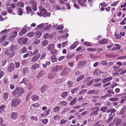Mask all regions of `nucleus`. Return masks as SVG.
Listing matches in <instances>:
<instances>
[{
    "mask_svg": "<svg viewBox=\"0 0 126 126\" xmlns=\"http://www.w3.org/2000/svg\"><path fill=\"white\" fill-rule=\"evenodd\" d=\"M24 92V89L21 87H17L12 93V94L16 97L21 96Z\"/></svg>",
    "mask_w": 126,
    "mask_h": 126,
    "instance_id": "obj_1",
    "label": "nucleus"
},
{
    "mask_svg": "<svg viewBox=\"0 0 126 126\" xmlns=\"http://www.w3.org/2000/svg\"><path fill=\"white\" fill-rule=\"evenodd\" d=\"M21 100L18 98H14L11 100V105L12 106L16 107L19 105L21 102Z\"/></svg>",
    "mask_w": 126,
    "mask_h": 126,
    "instance_id": "obj_2",
    "label": "nucleus"
},
{
    "mask_svg": "<svg viewBox=\"0 0 126 126\" xmlns=\"http://www.w3.org/2000/svg\"><path fill=\"white\" fill-rule=\"evenodd\" d=\"M14 50L6 49L5 51V54L6 55L9 56L10 57H12L15 54Z\"/></svg>",
    "mask_w": 126,
    "mask_h": 126,
    "instance_id": "obj_3",
    "label": "nucleus"
},
{
    "mask_svg": "<svg viewBox=\"0 0 126 126\" xmlns=\"http://www.w3.org/2000/svg\"><path fill=\"white\" fill-rule=\"evenodd\" d=\"M28 40V39L27 38L21 37L18 39V42L20 45H22V44H25L27 43Z\"/></svg>",
    "mask_w": 126,
    "mask_h": 126,
    "instance_id": "obj_4",
    "label": "nucleus"
},
{
    "mask_svg": "<svg viewBox=\"0 0 126 126\" xmlns=\"http://www.w3.org/2000/svg\"><path fill=\"white\" fill-rule=\"evenodd\" d=\"M29 2L33 10L35 11H36L37 4L36 2L34 0H30Z\"/></svg>",
    "mask_w": 126,
    "mask_h": 126,
    "instance_id": "obj_5",
    "label": "nucleus"
},
{
    "mask_svg": "<svg viewBox=\"0 0 126 126\" xmlns=\"http://www.w3.org/2000/svg\"><path fill=\"white\" fill-rule=\"evenodd\" d=\"M63 69L62 66L57 65L56 66H54L53 67L52 69V71L54 72L57 71V72H59L60 71L62 70Z\"/></svg>",
    "mask_w": 126,
    "mask_h": 126,
    "instance_id": "obj_6",
    "label": "nucleus"
},
{
    "mask_svg": "<svg viewBox=\"0 0 126 126\" xmlns=\"http://www.w3.org/2000/svg\"><path fill=\"white\" fill-rule=\"evenodd\" d=\"M42 16L44 17H49L50 15V14L47 12V11L45 9L42 8Z\"/></svg>",
    "mask_w": 126,
    "mask_h": 126,
    "instance_id": "obj_7",
    "label": "nucleus"
},
{
    "mask_svg": "<svg viewBox=\"0 0 126 126\" xmlns=\"http://www.w3.org/2000/svg\"><path fill=\"white\" fill-rule=\"evenodd\" d=\"M8 71L10 72H12L15 68L14 64L12 63L9 64L8 66Z\"/></svg>",
    "mask_w": 126,
    "mask_h": 126,
    "instance_id": "obj_8",
    "label": "nucleus"
},
{
    "mask_svg": "<svg viewBox=\"0 0 126 126\" xmlns=\"http://www.w3.org/2000/svg\"><path fill=\"white\" fill-rule=\"evenodd\" d=\"M68 68L66 67L64 68L63 71L60 74L61 76H63L67 75L68 73Z\"/></svg>",
    "mask_w": 126,
    "mask_h": 126,
    "instance_id": "obj_9",
    "label": "nucleus"
},
{
    "mask_svg": "<svg viewBox=\"0 0 126 126\" xmlns=\"http://www.w3.org/2000/svg\"><path fill=\"white\" fill-rule=\"evenodd\" d=\"M55 48L54 45L53 44H49L47 47V50L51 52Z\"/></svg>",
    "mask_w": 126,
    "mask_h": 126,
    "instance_id": "obj_10",
    "label": "nucleus"
},
{
    "mask_svg": "<svg viewBox=\"0 0 126 126\" xmlns=\"http://www.w3.org/2000/svg\"><path fill=\"white\" fill-rule=\"evenodd\" d=\"M120 48V47L119 45L117 44H115L113 46V47L111 49H108L110 50L115 51L117 50Z\"/></svg>",
    "mask_w": 126,
    "mask_h": 126,
    "instance_id": "obj_11",
    "label": "nucleus"
},
{
    "mask_svg": "<svg viewBox=\"0 0 126 126\" xmlns=\"http://www.w3.org/2000/svg\"><path fill=\"white\" fill-rule=\"evenodd\" d=\"M26 26L27 25H25L24 28L22 29L19 33V35L20 36H22L27 32L28 28L27 27H26Z\"/></svg>",
    "mask_w": 126,
    "mask_h": 126,
    "instance_id": "obj_12",
    "label": "nucleus"
},
{
    "mask_svg": "<svg viewBox=\"0 0 126 126\" xmlns=\"http://www.w3.org/2000/svg\"><path fill=\"white\" fill-rule=\"evenodd\" d=\"M40 57V55L38 53L36 55H35L32 57L31 61L33 62H34L37 60Z\"/></svg>",
    "mask_w": 126,
    "mask_h": 126,
    "instance_id": "obj_13",
    "label": "nucleus"
},
{
    "mask_svg": "<svg viewBox=\"0 0 126 126\" xmlns=\"http://www.w3.org/2000/svg\"><path fill=\"white\" fill-rule=\"evenodd\" d=\"M11 118L13 120H16L18 118L17 113L16 112H13L11 115Z\"/></svg>",
    "mask_w": 126,
    "mask_h": 126,
    "instance_id": "obj_14",
    "label": "nucleus"
},
{
    "mask_svg": "<svg viewBox=\"0 0 126 126\" xmlns=\"http://www.w3.org/2000/svg\"><path fill=\"white\" fill-rule=\"evenodd\" d=\"M122 119L120 118H116L114 119V122H115V125L116 126H118L121 123Z\"/></svg>",
    "mask_w": 126,
    "mask_h": 126,
    "instance_id": "obj_15",
    "label": "nucleus"
},
{
    "mask_svg": "<svg viewBox=\"0 0 126 126\" xmlns=\"http://www.w3.org/2000/svg\"><path fill=\"white\" fill-rule=\"evenodd\" d=\"M46 24H47L41 23L36 27L35 29L36 30H39L40 29H42L43 28H44V27L46 26V25H47Z\"/></svg>",
    "mask_w": 126,
    "mask_h": 126,
    "instance_id": "obj_16",
    "label": "nucleus"
},
{
    "mask_svg": "<svg viewBox=\"0 0 126 126\" xmlns=\"http://www.w3.org/2000/svg\"><path fill=\"white\" fill-rule=\"evenodd\" d=\"M28 79L26 78H24L23 80L20 82V84H22L23 85L26 86L28 81Z\"/></svg>",
    "mask_w": 126,
    "mask_h": 126,
    "instance_id": "obj_17",
    "label": "nucleus"
},
{
    "mask_svg": "<svg viewBox=\"0 0 126 126\" xmlns=\"http://www.w3.org/2000/svg\"><path fill=\"white\" fill-rule=\"evenodd\" d=\"M45 73V71L42 70L37 74L36 76V77L38 78H39L41 77L44 75Z\"/></svg>",
    "mask_w": 126,
    "mask_h": 126,
    "instance_id": "obj_18",
    "label": "nucleus"
},
{
    "mask_svg": "<svg viewBox=\"0 0 126 126\" xmlns=\"http://www.w3.org/2000/svg\"><path fill=\"white\" fill-rule=\"evenodd\" d=\"M48 89V87L47 85H44L41 88V92L43 93L46 92Z\"/></svg>",
    "mask_w": 126,
    "mask_h": 126,
    "instance_id": "obj_19",
    "label": "nucleus"
},
{
    "mask_svg": "<svg viewBox=\"0 0 126 126\" xmlns=\"http://www.w3.org/2000/svg\"><path fill=\"white\" fill-rule=\"evenodd\" d=\"M86 1V0H78V3L82 6H84L85 5V3Z\"/></svg>",
    "mask_w": 126,
    "mask_h": 126,
    "instance_id": "obj_20",
    "label": "nucleus"
},
{
    "mask_svg": "<svg viewBox=\"0 0 126 126\" xmlns=\"http://www.w3.org/2000/svg\"><path fill=\"white\" fill-rule=\"evenodd\" d=\"M54 72L53 71L50 73L48 75V78L50 79H51L54 78L55 75Z\"/></svg>",
    "mask_w": 126,
    "mask_h": 126,
    "instance_id": "obj_21",
    "label": "nucleus"
},
{
    "mask_svg": "<svg viewBox=\"0 0 126 126\" xmlns=\"http://www.w3.org/2000/svg\"><path fill=\"white\" fill-rule=\"evenodd\" d=\"M40 67V65L37 63H36L33 65L31 67V69L32 70H35L38 68Z\"/></svg>",
    "mask_w": 126,
    "mask_h": 126,
    "instance_id": "obj_22",
    "label": "nucleus"
},
{
    "mask_svg": "<svg viewBox=\"0 0 126 126\" xmlns=\"http://www.w3.org/2000/svg\"><path fill=\"white\" fill-rule=\"evenodd\" d=\"M98 91L93 90H90L88 92V94H98Z\"/></svg>",
    "mask_w": 126,
    "mask_h": 126,
    "instance_id": "obj_23",
    "label": "nucleus"
},
{
    "mask_svg": "<svg viewBox=\"0 0 126 126\" xmlns=\"http://www.w3.org/2000/svg\"><path fill=\"white\" fill-rule=\"evenodd\" d=\"M73 85V82L71 81H68L67 82L66 85V86L70 88Z\"/></svg>",
    "mask_w": 126,
    "mask_h": 126,
    "instance_id": "obj_24",
    "label": "nucleus"
},
{
    "mask_svg": "<svg viewBox=\"0 0 126 126\" xmlns=\"http://www.w3.org/2000/svg\"><path fill=\"white\" fill-rule=\"evenodd\" d=\"M16 5L17 6L20 7H22L24 6V3L21 1L18 2L16 3Z\"/></svg>",
    "mask_w": 126,
    "mask_h": 126,
    "instance_id": "obj_25",
    "label": "nucleus"
},
{
    "mask_svg": "<svg viewBox=\"0 0 126 126\" xmlns=\"http://www.w3.org/2000/svg\"><path fill=\"white\" fill-rule=\"evenodd\" d=\"M32 98L33 101H36L39 99V97L37 95H33L32 97Z\"/></svg>",
    "mask_w": 126,
    "mask_h": 126,
    "instance_id": "obj_26",
    "label": "nucleus"
},
{
    "mask_svg": "<svg viewBox=\"0 0 126 126\" xmlns=\"http://www.w3.org/2000/svg\"><path fill=\"white\" fill-rule=\"evenodd\" d=\"M42 35V32L40 31H37L35 33V35L37 38H39Z\"/></svg>",
    "mask_w": 126,
    "mask_h": 126,
    "instance_id": "obj_27",
    "label": "nucleus"
},
{
    "mask_svg": "<svg viewBox=\"0 0 126 126\" xmlns=\"http://www.w3.org/2000/svg\"><path fill=\"white\" fill-rule=\"evenodd\" d=\"M116 111V110L115 109H108L106 111V112L107 113H108L110 112L112 113H114Z\"/></svg>",
    "mask_w": 126,
    "mask_h": 126,
    "instance_id": "obj_28",
    "label": "nucleus"
},
{
    "mask_svg": "<svg viewBox=\"0 0 126 126\" xmlns=\"http://www.w3.org/2000/svg\"><path fill=\"white\" fill-rule=\"evenodd\" d=\"M29 69L27 67H25L23 69V73L24 75H26L29 72Z\"/></svg>",
    "mask_w": 126,
    "mask_h": 126,
    "instance_id": "obj_29",
    "label": "nucleus"
},
{
    "mask_svg": "<svg viewBox=\"0 0 126 126\" xmlns=\"http://www.w3.org/2000/svg\"><path fill=\"white\" fill-rule=\"evenodd\" d=\"M51 7L54 9L56 10H60L61 8L59 5H52Z\"/></svg>",
    "mask_w": 126,
    "mask_h": 126,
    "instance_id": "obj_30",
    "label": "nucleus"
},
{
    "mask_svg": "<svg viewBox=\"0 0 126 126\" xmlns=\"http://www.w3.org/2000/svg\"><path fill=\"white\" fill-rule=\"evenodd\" d=\"M107 42V40L106 39H104L99 41V43L102 45L106 43Z\"/></svg>",
    "mask_w": 126,
    "mask_h": 126,
    "instance_id": "obj_31",
    "label": "nucleus"
},
{
    "mask_svg": "<svg viewBox=\"0 0 126 126\" xmlns=\"http://www.w3.org/2000/svg\"><path fill=\"white\" fill-rule=\"evenodd\" d=\"M60 107L59 106H56L54 107L53 109V111L55 112H57L59 110Z\"/></svg>",
    "mask_w": 126,
    "mask_h": 126,
    "instance_id": "obj_32",
    "label": "nucleus"
},
{
    "mask_svg": "<svg viewBox=\"0 0 126 126\" xmlns=\"http://www.w3.org/2000/svg\"><path fill=\"white\" fill-rule=\"evenodd\" d=\"M50 63L49 61H46L45 63L43 64V66L44 68L47 67V66L50 65Z\"/></svg>",
    "mask_w": 126,
    "mask_h": 126,
    "instance_id": "obj_33",
    "label": "nucleus"
},
{
    "mask_svg": "<svg viewBox=\"0 0 126 126\" xmlns=\"http://www.w3.org/2000/svg\"><path fill=\"white\" fill-rule=\"evenodd\" d=\"M50 59L53 62H54L57 60V59L55 55H53L50 57Z\"/></svg>",
    "mask_w": 126,
    "mask_h": 126,
    "instance_id": "obj_34",
    "label": "nucleus"
},
{
    "mask_svg": "<svg viewBox=\"0 0 126 126\" xmlns=\"http://www.w3.org/2000/svg\"><path fill=\"white\" fill-rule=\"evenodd\" d=\"M67 102L66 101H63L60 102L59 103V105L62 107L65 106L67 105Z\"/></svg>",
    "mask_w": 126,
    "mask_h": 126,
    "instance_id": "obj_35",
    "label": "nucleus"
},
{
    "mask_svg": "<svg viewBox=\"0 0 126 126\" xmlns=\"http://www.w3.org/2000/svg\"><path fill=\"white\" fill-rule=\"evenodd\" d=\"M20 51L21 53H24L26 52L27 51V49L26 47H23L21 48Z\"/></svg>",
    "mask_w": 126,
    "mask_h": 126,
    "instance_id": "obj_36",
    "label": "nucleus"
},
{
    "mask_svg": "<svg viewBox=\"0 0 126 126\" xmlns=\"http://www.w3.org/2000/svg\"><path fill=\"white\" fill-rule=\"evenodd\" d=\"M87 91V90L86 89H83L80 91L79 94L80 95H84Z\"/></svg>",
    "mask_w": 126,
    "mask_h": 126,
    "instance_id": "obj_37",
    "label": "nucleus"
},
{
    "mask_svg": "<svg viewBox=\"0 0 126 126\" xmlns=\"http://www.w3.org/2000/svg\"><path fill=\"white\" fill-rule=\"evenodd\" d=\"M46 55V53L45 52H42V54L41 55V56L40 57V59L41 60L43 59L45 57Z\"/></svg>",
    "mask_w": 126,
    "mask_h": 126,
    "instance_id": "obj_38",
    "label": "nucleus"
},
{
    "mask_svg": "<svg viewBox=\"0 0 126 126\" xmlns=\"http://www.w3.org/2000/svg\"><path fill=\"white\" fill-rule=\"evenodd\" d=\"M77 100V98H74L71 101L70 103V105L72 106L74 105V104L75 103Z\"/></svg>",
    "mask_w": 126,
    "mask_h": 126,
    "instance_id": "obj_39",
    "label": "nucleus"
},
{
    "mask_svg": "<svg viewBox=\"0 0 126 126\" xmlns=\"http://www.w3.org/2000/svg\"><path fill=\"white\" fill-rule=\"evenodd\" d=\"M84 78V76L83 75H80L79 77H78L77 79H76V80L77 82H79L80 80H81Z\"/></svg>",
    "mask_w": 126,
    "mask_h": 126,
    "instance_id": "obj_40",
    "label": "nucleus"
},
{
    "mask_svg": "<svg viewBox=\"0 0 126 126\" xmlns=\"http://www.w3.org/2000/svg\"><path fill=\"white\" fill-rule=\"evenodd\" d=\"M26 12L28 14H29L32 11V10L31 8L29 6H27L26 8Z\"/></svg>",
    "mask_w": 126,
    "mask_h": 126,
    "instance_id": "obj_41",
    "label": "nucleus"
},
{
    "mask_svg": "<svg viewBox=\"0 0 126 126\" xmlns=\"http://www.w3.org/2000/svg\"><path fill=\"white\" fill-rule=\"evenodd\" d=\"M41 44L43 46H45L48 44V41L47 40H44L42 42Z\"/></svg>",
    "mask_w": 126,
    "mask_h": 126,
    "instance_id": "obj_42",
    "label": "nucleus"
},
{
    "mask_svg": "<svg viewBox=\"0 0 126 126\" xmlns=\"http://www.w3.org/2000/svg\"><path fill=\"white\" fill-rule=\"evenodd\" d=\"M68 93L67 92H64L61 94V96L62 98H65L67 94Z\"/></svg>",
    "mask_w": 126,
    "mask_h": 126,
    "instance_id": "obj_43",
    "label": "nucleus"
},
{
    "mask_svg": "<svg viewBox=\"0 0 126 126\" xmlns=\"http://www.w3.org/2000/svg\"><path fill=\"white\" fill-rule=\"evenodd\" d=\"M15 38L14 36L12 35L9 37L8 40L10 42H12L14 40Z\"/></svg>",
    "mask_w": 126,
    "mask_h": 126,
    "instance_id": "obj_44",
    "label": "nucleus"
},
{
    "mask_svg": "<svg viewBox=\"0 0 126 126\" xmlns=\"http://www.w3.org/2000/svg\"><path fill=\"white\" fill-rule=\"evenodd\" d=\"M3 94V99L4 100H6L8 97V94L7 92H5Z\"/></svg>",
    "mask_w": 126,
    "mask_h": 126,
    "instance_id": "obj_45",
    "label": "nucleus"
},
{
    "mask_svg": "<svg viewBox=\"0 0 126 126\" xmlns=\"http://www.w3.org/2000/svg\"><path fill=\"white\" fill-rule=\"evenodd\" d=\"M32 95V93L30 92H29L27 96L26 100V101H28L29 100L30 96Z\"/></svg>",
    "mask_w": 126,
    "mask_h": 126,
    "instance_id": "obj_46",
    "label": "nucleus"
},
{
    "mask_svg": "<svg viewBox=\"0 0 126 126\" xmlns=\"http://www.w3.org/2000/svg\"><path fill=\"white\" fill-rule=\"evenodd\" d=\"M78 90V88L76 87L75 88L71 91V92L73 94H75L76 92Z\"/></svg>",
    "mask_w": 126,
    "mask_h": 126,
    "instance_id": "obj_47",
    "label": "nucleus"
},
{
    "mask_svg": "<svg viewBox=\"0 0 126 126\" xmlns=\"http://www.w3.org/2000/svg\"><path fill=\"white\" fill-rule=\"evenodd\" d=\"M108 109V107H103L101 108L100 109V110L104 112H105L106 110H107Z\"/></svg>",
    "mask_w": 126,
    "mask_h": 126,
    "instance_id": "obj_48",
    "label": "nucleus"
},
{
    "mask_svg": "<svg viewBox=\"0 0 126 126\" xmlns=\"http://www.w3.org/2000/svg\"><path fill=\"white\" fill-rule=\"evenodd\" d=\"M67 122V121L66 120L63 119L61 121L60 124L61 125H64Z\"/></svg>",
    "mask_w": 126,
    "mask_h": 126,
    "instance_id": "obj_49",
    "label": "nucleus"
},
{
    "mask_svg": "<svg viewBox=\"0 0 126 126\" xmlns=\"http://www.w3.org/2000/svg\"><path fill=\"white\" fill-rule=\"evenodd\" d=\"M101 6L103 7H106L107 6V4L105 2H103L100 3L99 5V7H100V6Z\"/></svg>",
    "mask_w": 126,
    "mask_h": 126,
    "instance_id": "obj_50",
    "label": "nucleus"
},
{
    "mask_svg": "<svg viewBox=\"0 0 126 126\" xmlns=\"http://www.w3.org/2000/svg\"><path fill=\"white\" fill-rule=\"evenodd\" d=\"M23 14V11L22 9L20 8H19L18 10V15H21Z\"/></svg>",
    "mask_w": 126,
    "mask_h": 126,
    "instance_id": "obj_51",
    "label": "nucleus"
},
{
    "mask_svg": "<svg viewBox=\"0 0 126 126\" xmlns=\"http://www.w3.org/2000/svg\"><path fill=\"white\" fill-rule=\"evenodd\" d=\"M58 53V51L54 48L53 49L52 51H51L50 53L52 55H56Z\"/></svg>",
    "mask_w": 126,
    "mask_h": 126,
    "instance_id": "obj_52",
    "label": "nucleus"
},
{
    "mask_svg": "<svg viewBox=\"0 0 126 126\" xmlns=\"http://www.w3.org/2000/svg\"><path fill=\"white\" fill-rule=\"evenodd\" d=\"M41 122L43 124H47V123L48 122V119H45L42 120Z\"/></svg>",
    "mask_w": 126,
    "mask_h": 126,
    "instance_id": "obj_53",
    "label": "nucleus"
},
{
    "mask_svg": "<svg viewBox=\"0 0 126 126\" xmlns=\"http://www.w3.org/2000/svg\"><path fill=\"white\" fill-rule=\"evenodd\" d=\"M34 43L36 45H38L40 42V40L38 39H36L34 41Z\"/></svg>",
    "mask_w": 126,
    "mask_h": 126,
    "instance_id": "obj_54",
    "label": "nucleus"
},
{
    "mask_svg": "<svg viewBox=\"0 0 126 126\" xmlns=\"http://www.w3.org/2000/svg\"><path fill=\"white\" fill-rule=\"evenodd\" d=\"M47 24V25H46V26L44 27V29L45 30H47L51 27V25L50 24L49 25H47L48 23H46Z\"/></svg>",
    "mask_w": 126,
    "mask_h": 126,
    "instance_id": "obj_55",
    "label": "nucleus"
},
{
    "mask_svg": "<svg viewBox=\"0 0 126 126\" xmlns=\"http://www.w3.org/2000/svg\"><path fill=\"white\" fill-rule=\"evenodd\" d=\"M50 110L49 109H48L46 111H44L43 112L45 115L47 116L49 114L50 112Z\"/></svg>",
    "mask_w": 126,
    "mask_h": 126,
    "instance_id": "obj_56",
    "label": "nucleus"
},
{
    "mask_svg": "<svg viewBox=\"0 0 126 126\" xmlns=\"http://www.w3.org/2000/svg\"><path fill=\"white\" fill-rule=\"evenodd\" d=\"M97 111H95L91 112L90 115L91 116H95L97 114Z\"/></svg>",
    "mask_w": 126,
    "mask_h": 126,
    "instance_id": "obj_57",
    "label": "nucleus"
},
{
    "mask_svg": "<svg viewBox=\"0 0 126 126\" xmlns=\"http://www.w3.org/2000/svg\"><path fill=\"white\" fill-rule=\"evenodd\" d=\"M106 56L107 57H108L109 58H113L114 57L113 55L111 53L106 54Z\"/></svg>",
    "mask_w": 126,
    "mask_h": 126,
    "instance_id": "obj_58",
    "label": "nucleus"
},
{
    "mask_svg": "<svg viewBox=\"0 0 126 126\" xmlns=\"http://www.w3.org/2000/svg\"><path fill=\"white\" fill-rule=\"evenodd\" d=\"M34 33L33 32H32L28 33L27 35L29 37H32L34 35Z\"/></svg>",
    "mask_w": 126,
    "mask_h": 126,
    "instance_id": "obj_59",
    "label": "nucleus"
},
{
    "mask_svg": "<svg viewBox=\"0 0 126 126\" xmlns=\"http://www.w3.org/2000/svg\"><path fill=\"white\" fill-rule=\"evenodd\" d=\"M113 116L114 115H113L112 116L108 118V119L106 120V122L107 123H109L113 119Z\"/></svg>",
    "mask_w": 126,
    "mask_h": 126,
    "instance_id": "obj_60",
    "label": "nucleus"
},
{
    "mask_svg": "<svg viewBox=\"0 0 126 126\" xmlns=\"http://www.w3.org/2000/svg\"><path fill=\"white\" fill-rule=\"evenodd\" d=\"M126 110L125 108H123L120 112V114L122 115L124 114V112L126 111Z\"/></svg>",
    "mask_w": 126,
    "mask_h": 126,
    "instance_id": "obj_61",
    "label": "nucleus"
},
{
    "mask_svg": "<svg viewBox=\"0 0 126 126\" xmlns=\"http://www.w3.org/2000/svg\"><path fill=\"white\" fill-rule=\"evenodd\" d=\"M63 27L62 25H60L58 26L56 28V30H60L63 29Z\"/></svg>",
    "mask_w": 126,
    "mask_h": 126,
    "instance_id": "obj_62",
    "label": "nucleus"
},
{
    "mask_svg": "<svg viewBox=\"0 0 126 126\" xmlns=\"http://www.w3.org/2000/svg\"><path fill=\"white\" fill-rule=\"evenodd\" d=\"M7 62V60H6L4 59L2 61V65L3 66H4Z\"/></svg>",
    "mask_w": 126,
    "mask_h": 126,
    "instance_id": "obj_63",
    "label": "nucleus"
},
{
    "mask_svg": "<svg viewBox=\"0 0 126 126\" xmlns=\"http://www.w3.org/2000/svg\"><path fill=\"white\" fill-rule=\"evenodd\" d=\"M20 63L19 62H15V66L16 68H19L20 65Z\"/></svg>",
    "mask_w": 126,
    "mask_h": 126,
    "instance_id": "obj_64",
    "label": "nucleus"
}]
</instances>
